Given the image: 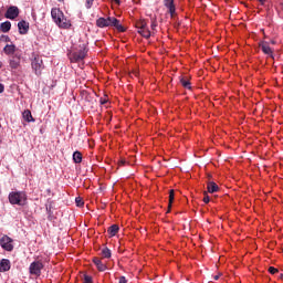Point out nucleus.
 Masks as SVG:
<instances>
[{
  "mask_svg": "<svg viewBox=\"0 0 283 283\" xmlns=\"http://www.w3.org/2000/svg\"><path fill=\"white\" fill-rule=\"evenodd\" d=\"M3 52H4V54L10 56V54H14V52H17V46L13 44H7L3 48Z\"/></svg>",
  "mask_w": 283,
  "mask_h": 283,
  "instance_id": "obj_16",
  "label": "nucleus"
},
{
  "mask_svg": "<svg viewBox=\"0 0 283 283\" xmlns=\"http://www.w3.org/2000/svg\"><path fill=\"white\" fill-rule=\"evenodd\" d=\"M7 41H10V38H9V36H7Z\"/></svg>",
  "mask_w": 283,
  "mask_h": 283,
  "instance_id": "obj_41",
  "label": "nucleus"
},
{
  "mask_svg": "<svg viewBox=\"0 0 283 283\" xmlns=\"http://www.w3.org/2000/svg\"><path fill=\"white\" fill-rule=\"evenodd\" d=\"M93 262L95 264V266L97 268V271H107V265L105 263H103V261L98 258H94Z\"/></svg>",
  "mask_w": 283,
  "mask_h": 283,
  "instance_id": "obj_12",
  "label": "nucleus"
},
{
  "mask_svg": "<svg viewBox=\"0 0 283 283\" xmlns=\"http://www.w3.org/2000/svg\"><path fill=\"white\" fill-rule=\"evenodd\" d=\"M19 65H21V59L17 57V56H13L11 60H10V67L12 70H17L19 67Z\"/></svg>",
  "mask_w": 283,
  "mask_h": 283,
  "instance_id": "obj_17",
  "label": "nucleus"
},
{
  "mask_svg": "<svg viewBox=\"0 0 283 283\" xmlns=\"http://www.w3.org/2000/svg\"><path fill=\"white\" fill-rule=\"evenodd\" d=\"M271 43H272V45H275V40H272Z\"/></svg>",
  "mask_w": 283,
  "mask_h": 283,
  "instance_id": "obj_39",
  "label": "nucleus"
},
{
  "mask_svg": "<svg viewBox=\"0 0 283 283\" xmlns=\"http://www.w3.org/2000/svg\"><path fill=\"white\" fill-rule=\"evenodd\" d=\"M269 273H271V275H275V273H280V270H277L276 268L270 266Z\"/></svg>",
  "mask_w": 283,
  "mask_h": 283,
  "instance_id": "obj_29",
  "label": "nucleus"
},
{
  "mask_svg": "<svg viewBox=\"0 0 283 283\" xmlns=\"http://www.w3.org/2000/svg\"><path fill=\"white\" fill-rule=\"evenodd\" d=\"M6 19H10L11 21H14L17 17H19V7H9L7 9V12L4 13Z\"/></svg>",
  "mask_w": 283,
  "mask_h": 283,
  "instance_id": "obj_8",
  "label": "nucleus"
},
{
  "mask_svg": "<svg viewBox=\"0 0 283 283\" xmlns=\"http://www.w3.org/2000/svg\"><path fill=\"white\" fill-rule=\"evenodd\" d=\"M164 6L168 9L171 19H174L176 17V4H174V0H164Z\"/></svg>",
  "mask_w": 283,
  "mask_h": 283,
  "instance_id": "obj_10",
  "label": "nucleus"
},
{
  "mask_svg": "<svg viewBox=\"0 0 283 283\" xmlns=\"http://www.w3.org/2000/svg\"><path fill=\"white\" fill-rule=\"evenodd\" d=\"M87 56V46L85 44L80 46L78 51H75L71 55V61H74V63H78L83 61Z\"/></svg>",
  "mask_w": 283,
  "mask_h": 283,
  "instance_id": "obj_4",
  "label": "nucleus"
},
{
  "mask_svg": "<svg viewBox=\"0 0 283 283\" xmlns=\"http://www.w3.org/2000/svg\"><path fill=\"white\" fill-rule=\"evenodd\" d=\"M102 258H106V259L112 258V250H109L108 248H104L102 250Z\"/></svg>",
  "mask_w": 283,
  "mask_h": 283,
  "instance_id": "obj_25",
  "label": "nucleus"
},
{
  "mask_svg": "<svg viewBox=\"0 0 283 283\" xmlns=\"http://www.w3.org/2000/svg\"><path fill=\"white\" fill-rule=\"evenodd\" d=\"M18 30L20 34H25L30 30V23L22 20L18 23Z\"/></svg>",
  "mask_w": 283,
  "mask_h": 283,
  "instance_id": "obj_11",
  "label": "nucleus"
},
{
  "mask_svg": "<svg viewBox=\"0 0 283 283\" xmlns=\"http://www.w3.org/2000/svg\"><path fill=\"white\" fill-rule=\"evenodd\" d=\"M259 48L262 50L263 54H266L268 56H273V49H271L269 42L261 41L259 43Z\"/></svg>",
  "mask_w": 283,
  "mask_h": 283,
  "instance_id": "obj_9",
  "label": "nucleus"
},
{
  "mask_svg": "<svg viewBox=\"0 0 283 283\" xmlns=\"http://www.w3.org/2000/svg\"><path fill=\"white\" fill-rule=\"evenodd\" d=\"M203 202L206 205H209V202H211V199L209 198V195H207V191H205Z\"/></svg>",
  "mask_w": 283,
  "mask_h": 283,
  "instance_id": "obj_30",
  "label": "nucleus"
},
{
  "mask_svg": "<svg viewBox=\"0 0 283 283\" xmlns=\"http://www.w3.org/2000/svg\"><path fill=\"white\" fill-rule=\"evenodd\" d=\"M280 277H282V274H280Z\"/></svg>",
  "mask_w": 283,
  "mask_h": 283,
  "instance_id": "obj_42",
  "label": "nucleus"
},
{
  "mask_svg": "<svg viewBox=\"0 0 283 283\" xmlns=\"http://www.w3.org/2000/svg\"><path fill=\"white\" fill-rule=\"evenodd\" d=\"M207 190H208V193H216L220 191V187L218 186V184L210 181L207 185Z\"/></svg>",
  "mask_w": 283,
  "mask_h": 283,
  "instance_id": "obj_14",
  "label": "nucleus"
},
{
  "mask_svg": "<svg viewBox=\"0 0 283 283\" xmlns=\"http://www.w3.org/2000/svg\"><path fill=\"white\" fill-rule=\"evenodd\" d=\"M12 29V23L10 21L2 22L0 24V30L4 33H7L9 30Z\"/></svg>",
  "mask_w": 283,
  "mask_h": 283,
  "instance_id": "obj_19",
  "label": "nucleus"
},
{
  "mask_svg": "<svg viewBox=\"0 0 283 283\" xmlns=\"http://www.w3.org/2000/svg\"><path fill=\"white\" fill-rule=\"evenodd\" d=\"M175 198H176V193L174 192V190H169V202H168L167 213H169V211H171V205H174Z\"/></svg>",
  "mask_w": 283,
  "mask_h": 283,
  "instance_id": "obj_20",
  "label": "nucleus"
},
{
  "mask_svg": "<svg viewBox=\"0 0 283 283\" xmlns=\"http://www.w3.org/2000/svg\"><path fill=\"white\" fill-rule=\"evenodd\" d=\"M75 205H76V207H83V205H85V202L83 201V198L76 197Z\"/></svg>",
  "mask_w": 283,
  "mask_h": 283,
  "instance_id": "obj_26",
  "label": "nucleus"
},
{
  "mask_svg": "<svg viewBox=\"0 0 283 283\" xmlns=\"http://www.w3.org/2000/svg\"><path fill=\"white\" fill-rule=\"evenodd\" d=\"M118 231H119L118 226L113 224L108 228L107 233H108L109 238H114V235H116V233H118Z\"/></svg>",
  "mask_w": 283,
  "mask_h": 283,
  "instance_id": "obj_18",
  "label": "nucleus"
},
{
  "mask_svg": "<svg viewBox=\"0 0 283 283\" xmlns=\"http://www.w3.org/2000/svg\"><path fill=\"white\" fill-rule=\"evenodd\" d=\"M22 118L27 122V123H34V117L32 116V112H30V109H25L22 113Z\"/></svg>",
  "mask_w": 283,
  "mask_h": 283,
  "instance_id": "obj_15",
  "label": "nucleus"
},
{
  "mask_svg": "<svg viewBox=\"0 0 283 283\" xmlns=\"http://www.w3.org/2000/svg\"><path fill=\"white\" fill-rule=\"evenodd\" d=\"M156 28H158V23L156 22V20H154L151 22V30H156Z\"/></svg>",
  "mask_w": 283,
  "mask_h": 283,
  "instance_id": "obj_31",
  "label": "nucleus"
},
{
  "mask_svg": "<svg viewBox=\"0 0 283 283\" xmlns=\"http://www.w3.org/2000/svg\"><path fill=\"white\" fill-rule=\"evenodd\" d=\"M10 205H18V207H25L28 203V195L24 191H12L9 193Z\"/></svg>",
  "mask_w": 283,
  "mask_h": 283,
  "instance_id": "obj_3",
  "label": "nucleus"
},
{
  "mask_svg": "<svg viewBox=\"0 0 283 283\" xmlns=\"http://www.w3.org/2000/svg\"><path fill=\"white\" fill-rule=\"evenodd\" d=\"M113 1H115V3H117V6L120 4V0H113Z\"/></svg>",
  "mask_w": 283,
  "mask_h": 283,
  "instance_id": "obj_37",
  "label": "nucleus"
},
{
  "mask_svg": "<svg viewBox=\"0 0 283 283\" xmlns=\"http://www.w3.org/2000/svg\"><path fill=\"white\" fill-rule=\"evenodd\" d=\"M135 28H137V30H145V28H147V21L145 20H139L136 22Z\"/></svg>",
  "mask_w": 283,
  "mask_h": 283,
  "instance_id": "obj_23",
  "label": "nucleus"
},
{
  "mask_svg": "<svg viewBox=\"0 0 283 283\" xmlns=\"http://www.w3.org/2000/svg\"><path fill=\"white\" fill-rule=\"evenodd\" d=\"M125 163H126L125 160H120L119 165H125Z\"/></svg>",
  "mask_w": 283,
  "mask_h": 283,
  "instance_id": "obj_38",
  "label": "nucleus"
},
{
  "mask_svg": "<svg viewBox=\"0 0 283 283\" xmlns=\"http://www.w3.org/2000/svg\"><path fill=\"white\" fill-rule=\"evenodd\" d=\"M221 275H222L221 273L214 275V276H213V280H220V276H221Z\"/></svg>",
  "mask_w": 283,
  "mask_h": 283,
  "instance_id": "obj_34",
  "label": "nucleus"
},
{
  "mask_svg": "<svg viewBox=\"0 0 283 283\" xmlns=\"http://www.w3.org/2000/svg\"><path fill=\"white\" fill-rule=\"evenodd\" d=\"M97 28H116L118 32H125L127 29L120 24V21L114 17L99 18L96 20Z\"/></svg>",
  "mask_w": 283,
  "mask_h": 283,
  "instance_id": "obj_2",
  "label": "nucleus"
},
{
  "mask_svg": "<svg viewBox=\"0 0 283 283\" xmlns=\"http://www.w3.org/2000/svg\"><path fill=\"white\" fill-rule=\"evenodd\" d=\"M14 240H12V238L8 237V235H3L0 239V247L4 250V251H14V244H13Z\"/></svg>",
  "mask_w": 283,
  "mask_h": 283,
  "instance_id": "obj_6",
  "label": "nucleus"
},
{
  "mask_svg": "<svg viewBox=\"0 0 283 283\" xmlns=\"http://www.w3.org/2000/svg\"><path fill=\"white\" fill-rule=\"evenodd\" d=\"M73 160L74 163H76V165L83 163V155L81 154V151H75L73 154Z\"/></svg>",
  "mask_w": 283,
  "mask_h": 283,
  "instance_id": "obj_22",
  "label": "nucleus"
},
{
  "mask_svg": "<svg viewBox=\"0 0 283 283\" xmlns=\"http://www.w3.org/2000/svg\"><path fill=\"white\" fill-rule=\"evenodd\" d=\"M118 283H127V279L125 276H120Z\"/></svg>",
  "mask_w": 283,
  "mask_h": 283,
  "instance_id": "obj_32",
  "label": "nucleus"
},
{
  "mask_svg": "<svg viewBox=\"0 0 283 283\" xmlns=\"http://www.w3.org/2000/svg\"><path fill=\"white\" fill-rule=\"evenodd\" d=\"M29 271L31 275H41V271H43V263L41 261L32 262L29 266Z\"/></svg>",
  "mask_w": 283,
  "mask_h": 283,
  "instance_id": "obj_7",
  "label": "nucleus"
},
{
  "mask_svg": "<svg viewBox=\"0 0 283 283\" xmlns=\"http://www.w3.org/2000/svg\"><path fill=\"white\" fill-rule=\"evenodd\" d=\"M92 6H94V0H86V2H85V8H86L87 10H90V9L92 8Z\"/></svg>",
  "mask_w": 283,
  "mask_h": 283,
  "instance_id": "obj_28",
  "label": "nucleus"
},
{
  "mask_svg": "<svg viewBox=\"0 0 283 283\" xmlns=\"http://www.w3.org/2000/svg\"><path fill=\"white\" fill-rule=\"evenodd\" d=\"M105 103H107V99H101L102 105H105Z\"/></svg>",
  "mask_w": 283,
  "mask_h": 283,
  "instance_id": "obj_36",
  "label": "nucleus"
},
{
  "mask_svg": "<svg viewBox=\"0 0 283 283\" xmlns=\"http://www.w3.org/2000/svg\"><path fill=\"white\" fill-rule=\"evenodd\" d=\"M4 90H6V86H3V84L0 83V94H3Z\"/></svg>",
  "mask_w": 283,
  "mask_h": 283,
  "instance_id": "obj_33",
  "label": "nucleus"
},
{
  "mask_svg": "<svg viewBox=\"0 0 283 283\" xmlns=\"http://www.w3.org/2000/svg\"><path fill=\"white\" fill-rule=\"evenodd\" d=\"M6 271H10V260L2 259L0 261V273H6Z\"/></svg>",
  "mask_w": 283,
  "mask_h": 283,
  "instance_id": "obj_13",
  "label": "nucleus"
},
{
  "mask_svg": "<svg viewBox=\"0 0 283 283\" xmlns=\"http://www.w3.org/2000/svg\"><path fill=\"white\" fill-rule=\"evenodd\" d=\"M83 281L84 283H92V276L87 274H83Z\"/></svg>",
  "mask_w": 283,
  "mask_h": 283,
  "instance_id": "obj_27",
  "label": "nucleus"
},
{
  "mask_svg": "<svg viewBox=\"0 0 283 283\" xmlns=\"http://www.w3.org/2000/svg\"><path fill=\"white\" fill-rule=\"evenodd\" d=\"M180 83L186 90H191V82H189V80H187L186 77H181Z\"/></svg>",
  "mask_w": 283,
  "mask_h": 283,
  "instance_id": "obj_24",
  "label": "nucleus"
},
{
  "mask_svg": "<svg viewBox=\"0 0 283 283\" xmlns=\"http://www.w3.org/2000/svg\"><path fill=\"white\" fill-rule=\"evenodd\" d=\"M138 34H142L144 39H149L151 36V31L146 27L142 30H138Z\"/></svg>",
  "mask_w": 283,
  "mask_h": 283,
  "instance_id": "obj_21",
  "label": "nucleus"
},
{
  "mask_svg": "<svg viewBox=\"0 0 283 283\" xmlns=\"http://www.w3.org/2000/svg\"><path fill=\"white\" fill-rule=\"evenodd\" d=\"M51 17L54 23L59 25V28H62L63 30H67L69 28H72V23L70 22V20H67V18H65V14L63 13V11H61V9L53 8L51 10Z\"/></svg>",
  "mask_w": 283,
  "mask_h": 283,
  "instance_id": "obj_1",
  "label": "nucleus"
},
{
  "mask_svg": "<svg viewBox=\"0 0 283 283\" xmlns=\"http://www.w3.org/2000/svg\"><path fill=\"white\" fill-rule=\"evenodd\" d=\"M0 67H3V63L0 61Z\"/></svg>",
  "mask_w": 283,
  "mask_h": 283,
  "instance_id": "obj_40",
  "label": "nucleus"
},
{
  "mask_svg": "<svg viewBox=\"0 0 283 283\" xmlns=\"http://www.w3.org/2000/svg\"><path fill=\"white\" fill-rule=\"evenodd\" d=\"M31 67L35 72L36 76H41L43 69V60L40 56H35L31 62Z\"/></svg>",
  "mask_w": 283,
  "mask_h": 283,
  "instance_id": "obj_5",
  "label": "nucleus"
},
{
  "mask_svg": "<svg viewBox=\"0 0 283 283\" xmlns=\"http://www.w3.org/2000/svg\"><path fill=\"white\" fill-rule=\"evenodd\" d=\"M260 1L261 6H264V3H266V0H258Z\"/></svg>",
  "mask_w": 283,
  "mask_h": 283,
  "instance_id": "obj_35",
  "label": "nucleus"
}]
</instances>
